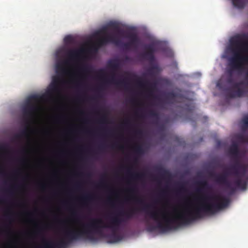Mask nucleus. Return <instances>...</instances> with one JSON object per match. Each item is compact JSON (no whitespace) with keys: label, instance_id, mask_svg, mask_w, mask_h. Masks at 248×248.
I'll return each mask as SVG.
<instances>
[{"label":"nucleus","instance_id":"33","mask_svg":"<svg viewBox=\"0 0 248 248\" xmlns=\"http://www.w3.org/2000/svg\"><path fill=\"white\" fill-rule=\"evenodd\" d=\"M128 191L132 194H134L136 192V189L135 187V186H132L131 187H130L129 189H128Z\"/></svg>","mask_w":248,"mask_h":248},{"label":"nucleus","instance_id":"51","mask_svg":"<svg viewBox=\"0 0 248 248\" xmlns=\"http://www.w3.org/2000/svg\"><path fill=\"white\" fill-rule=\"evenodd\" d=\"M76 84L78 85V82H76Z\"/></svg>","mask_w":248,"mask_h":248},{"label":"nucleus","instance_id":"42","mask_svg":"<svg viewBox=\"0 0 248 248\" xmlns=\"http://www.w3.org/2000/svg\"><path fill=\"white\" fill-rule=\"evenodd\" d=\"M113 236L116 238L117 240H118V236L116 235L115 233L113 234Z\"/></svg>","mask_w":248,"mask_h":248},{"label":"nucleus","instance_id":"39","mask_svg":"<svg viewBox=\"0 0 248 248\" xmlns=\"http://www.w3.org/2000/svg\"><path fill=\"white\" fill-rule=\"evenodd\" d=\"M70 39H71L70 37L67 36L65 38L64 40H65V42H67V41H69L70 40Z\"/></svg>","mask_w":248,"mask_h":248},{"label":"nucleus","instance_id":"17","mask_svg":"<svg viewBox=\"0 0 248 248\" xmlns=\"http://www.w3.org/2000/svg\"><path fill=\"white\" fill-rule=\"evenodd\" d=\"M156 170L162 177H166L170 175V172L162 167L160 166L156 167Z\"/></svg>","mask_w":248,"mask_h":248},{"label":"nucleus","instance_id":"27","mask_svg":"<svg viewBox=\"0 0 248 248\" xmlns=\"http://www.w3.org/2000/svg\"><path fill=\"white\" fill-rule=\"evenodd\" d=\"M238 139L242 142L248 143V135H241L238 136Z\"/></svg>","mask_w":248,"mask_h":248},{"label":"nucleus","instance_id":"29","mask_svg":"<svg viewBox=\"0 0 248 248\" xmlns=\"http://www.w3.org/2000/svg\"><path fill=\"white\" fill-rule=\"evenodd\" d=\"M107 122V117L105 114L102 115V117L99 120V122L101 123H106Z\"/></svg>","mask_w":248,"mask_h":248},{"label":"nucleus","instance_id":"20","mask_svg":"<svg viewBox=\"0 0 248 248\" xmlns=\"http://www.w3.org/2000/svg\"><path fill=\"white\" fill-rule=\"evenodd\" d=\"M232 1L234 6L238 8H243L246 4L244 0H232Z\"/></svg>","mask_w":248,"mask_h":248},{"label":"nucleus","instance_id":"5","mask_svg":"<svg viewBox=\"0 0 248 248\" xmlns=\"http://www.w3.org/2000/svg\"><path fill=\"white\" fill-rule=\"evenodd\" d=\"M126 33V38L129 39V41L127 43H122L118 37L114 34H108L107 32V28H102L98 33H102L104 36L100 38L97 42V46H94L93 49L95 52L98 50V47L105 45L108 43H113L117 46L122 45L123 48L126 50H129L131 48H136L140 44V39L138 35L133 32L127 31Z\"/></svg>","mask_w":248,"mask_h":248},{"label":"nucleus","instance_id":"41","mask_svg":"<svg viewBox=\"0 0 248 248\" xmlns=\"http://www.w3.org/2000/svg\"><path fill=\"white\" fill-rule=\"evenodd\" d=\"M104 184V182H101L98 185H97V186H102Z\"/></svg>","mask_w":248,"mask_h":248},{"label":"nucleus","instance_id":"7","mask_svg":"<svg viewBox=\"0 0 248 248\" xmlns=\"http://www.w3.org/2000/svg\"><path fill=\"white\" fill-rule=\"evenodd\" d=\"M108 66L112 71V75L110 79L108 81L109 82L116 84L118 87L123 86L126 90L129 89V84L126 78L118 80L115 77V72L117 71L120 66V61L118 59H114L109 61L108 63ZM105 81H108L105 80Z\"/></svg>","mask_w":248,"mask_h":248},{"label":"nucleus","instance_id":"47","mask_svg":"<svg viewBox=\"0 0 248 248\" xmlns=\"http://www.w3.org/2000/svg\"><path fill=\"white\" fill-rule=\"evenodd\" d=\"M3 202V200L2 199L0 198V202Z\"/></svg>","mask_w":248,"mask_h":248},{"label":"nucleus","instance_id":"32","mask_svg":"<svg viewBox=\"0 0 248 248\" xmlns=\"http://www.w3.org/2000/svg\"><path fill=\"white\" fill-rule=\"evenodd\" d=\"M111 147L112 148H117L120 150H122L124 148V146H122V145H119L118 144H113L112 145H111Z\"/></svg>","mask_w":248,"mask_h":248},{"label":"nucleus","instance_id":"16","mask_svg":"<svg viewBox=\"0 0 248 248\" xmlns=\"http://www.w3.org/2000/svg\"><path fill=\"white\" fill-rule=\"evenodd\" d=\"M230 153L235 158H237L239 155V149L236 144H233L229 149Z\"/></svg>","mask_w":248,"mask_h":248},{"label":"nucleus","instance_id":"46","mask_svg":"<svg viewBox=\"0 0 248 248\" xmlns=\"http://www.w3.org/2000/svg\"><path fill=\"white\" fill-rule=\"evenodd\" d=\"M217 166L218 167H220V168L222 167V165H221L220 164H217Z\"/></svg>","mask_w":248,"mask_h":248},{"label":"nucleus","instance_id":"21","mask_svg":"<svg viewBox=\"0 0 248 248\" xmlns=\"http://www.w3.org/2000/svg\"><path fill=\"white\" fill-rule=\"evenodd\" d=\"M29 136V130L27 128L22 130L20 133L15 136L16 139H20L22 137H28Z\"/></svg>","mask_w":248,"mask_h":248},{"label":"nucleus","instance_id":"34","mask_svg":"<svg viewBox=\"0 0 248 248\" xmlns=\"http://www.w3.org/2000/svg\"><path fill=\"white\" fill-rule=\"evenodd\" d=\"M227 82L228 83H229L230 84H232L233 83V79H232V77H229L227 79Z\"/></svg>","mask_w":248,"mask_h":248},{"label":"nucleus","instance_id":"26","mask_svg":"<svg viewBox=\"0 0 248 248\" xmlns=\"http://www.w3.org/2000/svg\"><path fill=\"white\" fill-rule=\"evenodd\" d=\"M149 115L152 118L158 120L159 118V113L154 110H150L149 111Z\"/></svg>","mask_w":248,"mask_h":248},{"label":"nucleus","instance_id":"14","mask_svg":"<svg viewBox=\"0 0 248 248\" xmlns=\"http://www.w3.org/2000/svg\"><path fill=\"white\" fill-rule=\"evenodd\" d=\"M133 200L137 203L143 205V206L142 208V210L143 211H147L148 209H149L151 207H152V205H151V204H145L144 202V201L141 197H135L133 198Z\"/></svg>","mask_w":248,"mask_h":248},{"label":"nucleus","instance_id":"12","mask_svg":"<svg viewBox=\"0 0 248 248\" xmlns=\"http://www.w3.org/2000/svg\"><path fill=\"white\" fill-rule=\"evenodd\" d=\"M60 80L59 78L57 77H54L53 78L52 82L50 85V88L49 89V93H52L54 92H57L59 90V83Z\"/></svg>","mask_w":248,"mask_h":248},{"label":"nucleus","instance_id":"9","mask_svg":"<svg viewBox=\"0 0 248 248\" xmlns=\"http://www.w3.org/2000/svg\"><path fill=\"white\" fill-rule=\"evenodd\" d=\"M144 48L145 51L140 54L141 57L148 61L151 63L155 62V54L157 51L155 43H150L145 46Z\"/></svg>","mask_w":248,"mask_h":248},{"label":"nucleus","instance_id":"28","mask_svg":"<svg viewBox=\"0 0 248 248\" xmlns=\"http://www.w3.org/2000/svg\"><path fill=\"white\" fill-rule=\"evenodd\" d=\"M90 67L88 65H82L80 67L79 69L84 73H89L90 71Z\"/></svg>","mask_w":248,"mask_h":248},{"label":"nucleus","instance_id":"44","mask_svg":"<svg viewBox=\"0 0 248 248\" xmlns=\"http://www.w3.org/2000/svg\"><path fill=\"white\" fill-rule=\"evenodd\" d=\"M109 203H112V201L110 199H108V200L107 201Z\"/></svg>","mask_w":248,"mask_h":248},{"label":"nucleus","instance_id":"8","mask_svg":"<svg viewBox=\"0 0 248 248\" xmlns=\"http://www.w3.org/2000/svg\"><path fill=\"white\" fill-rule=\"evenodd\" d=\"M40 99L38 95H33L29 97L26 105L23 108V114L25 118L30 120L33 117L34 113L37 110V107L32 101H36Z\"/></svg>","mask_w":248,"mask_h":248},{"label":"nucleus","instance_id":"15","mask_svg":"<svg viewBox=\"0 0 248 248\" xmlns=\"http://www.w3.org/2000/svg\"><path fill=\"white\" fill-rule=\"evenodd\" d=\"M108 26L110 29H112L113 30H114V31H115L116 32H117L118 34H119L120 35H123L124 34V31H122L120 29L119 25L117 22H110L108 24Z\"/></svg>","mask_w":248,"mask_h":248},{"label":"nucleus","instance_id":"10","mask_svg":"<svg viewBox=\"0 0 248 248\" xmlns=\"http://www.w3.org/2000/svg\"><path fill=\"white\" fill-rule=\"evenodd\" d=\"M136 81L140 87L148 90L150 96H152L153 91L156 85L155 82L150 83L148 80H143L140 78H137Z\"/></svg>","mask_w":248,"mask_h":248},{"label":"nucleus","instance_id":"13","mask_svg":"<svg viewBox=\"0 0 248 248\" xmlns=\"http://www.w3.org/2000/svg\"><path fill=\"white\" fill-rule=\"evenodd\" d=\"M132 167H130L127 169V172L130 177L133 180H141L145 176L144 173H134L131 171Z\"/></svg>","mask_w":248,"mask_h":248},{"label":"nucleus","instance_id":"31","mask_svg":"<svg viewBox=\"0 0 248 248\" xmlns=\"http://www.w3.org/2000/svg\"><path fill=\"white\" fill-rule=\"evenodd\" d=\"M243 84H244V82L243 81H241L239 83H235L233 85V88L237 90L238 88H240V86Z\"/></svg>","mask_w":248,"mask_h":248},{"label":"nucleus","instance_id":"43","mask_svg":"<svg viewBox=\"0 0 248 248\" xmlns=\"http://www.w3.org/2000/svg\"><path fill=\"white\" fill-rule=\"evenodd\" d=\"M138 160L136 157H135L134 159V163L136 164L137 163Z\"/></svg>","mask_w":248,"mask_h":248},{"label":"nucleus","instance_id":"6","mask_svg":"<svg viewBox=\"0 0 248 248\" xmlns=\"http://www.w3.org/2000/svg\"><path fill=\"white\" fill-rule=\"evenodd\" d=\"M85 50L83 48L72 49L67 51L66 56L67 59L61 62H58L56 65V72L62 75L67 73V70L65 66L69 64V62H74L80 59L81 55L84 53Z\"/></svg>","mask_w":248,"mask_h":248},{"label":"nucleus","instance_id":"3","mask_svg":"<svg viewBox=\"0 0 248 248\" xmlns=\"http://www.w3.org/2000/svg\"><path fill=\"white\" fill-rule=\"evenodd\" d=\"M246 173L245 165L236 160L233 165L222 173L217 174L211 172L210 175L217 183L223 185L233 194L237 188L245 189L246 188L247 183L242 179Z\"/></svg>","mask_w":248,"mask_h":248},{"label":"nucleus","instance_id":"40","mask_svg":"<svg viewBox=\"0 0 248 248\" xmlns=\"http://www.w3.org/2000/svg\"><path fill=\"white\" fill-rule=\"evenodd\" d=\"M99 148V150L100 151H102V150H103V149H104V146H102V145H101V146H100L99 147V148Z\"/></svg>","mask_w":248,"mask_h":248},{"label":"nucleus","instance_id":"37","mask_svg":"<svg viewBox=\"0 0 248 248\" xmlns=\"http://www.w3.org/2000/svg\"><path fill=\"white\" fill-rule=\"evenodd\" d=\"M124 124H125V125H128L129 124H130V121H129V120H125L124 121Z\"/></svg>","mask_w":248,"mask_h":248},{"label":"nucleus","instance_id":"25","mask_svg":"<svg viewBox=\"0 0 248 248\" xmlns=\"http://www.w3.org/2000/svg\"><path fill=\"white\" fill-rule=\"evenodd\" d=\"M149 115L152 118L158 120L159 118V113L154 110H150L149 111Z\"/></svg>","mask_w":248,"mask_h":248},{"label":"nucleus","instance_id":"45","mask_svg":"<svg viewBox=\"0 0 248 248\" xmlns=\"http://www.w3.org/2000/svg\"><path fill=\"white\" fill-rule=\"evenodd\" d=\"M11 215H12L11 214H8L6 215V216L8 217H11Z\"/></svg>","mask_w":248,"mask_h":248},{"label":"nucleus","instance_id":"11","mask_svg":"<svg viewBox=\"0 0 248 248\" xmlns=\"http://www.w3.org/2000/svg\"><path fill=\"white\" fill-rule=\"evenodd\" d=\"M196 184L200 186L196 189V192L198 193H202L203 190H209L210 189V186L206 181H199Z\"/></svg>","mask_w":248,"mask_h":248},{"label":"nucleus","instance_id":"22","mask_svg":"<svg viewBox=\"0 0 248 248\" xmlns=\"http://www.w3.org/2000/svg\"><path fill=\"white\" fill-rule=\"evenodd\" d=\"M242 123L243 124V130L248 129V114L246 115L242 118Z\"/></svg>","mask_w":248,"mask_h":248},{"label":"nucleus","instance_id":"18","mask_svg":"<svg viewBox=\"0 0 248 248\" xmlns=\"http://www.w3.org/2000/svg\"><path fill=\"white\" fill-rule=\"evenodd\" d=\"M159 68L157 65H155L150 67L148 70L147 74L154 78L155 76V73L158 72Z\"/></svg>","mask_w":248,"mask_h":248},{"label":"nucleus","instance_id":"50","mask_svg":"<svg viewBox=\"0 0 248 248\" xmlns=\"http://www.w3.org/2000/svg\"><path fill=\"white\" fill-rule=\"evenodd\" d=\"M155 180L159 182L158 180L156 178H155Z\"/></svg>","mask_w":248,"mask_h":248},{"label":"nucleus","instance_id":"49","mask_svg":"<svg viewBox=\"0 0 248 248\" xmlns=\"http://www.w3.org/2000/svg\"><path fill=\"white\" fill-rule=\"evenodd\" d=\"M0 173H1V174H2V175L4 174V171H1Z\"/></svg>","mask_w":248,"mask_h":248},{"label":"nucleus","instance_id":"24","mask_svg":"<svg viewBox=\"0 0 248 248\" xmlns=\"http://www.w3.org/2000/svg\"><path fill=\"white\" fill-rule=\"evenodd\" d=\"M244 93V90L241 88H238V89L236 90L234 93H232L231 94V96L232 97H234L235 96L241 97Z\"/></svg>","mask_w":248,"mask_h":248},{"label":"nucleus","instance_id":"35","mask_svg":"<svg viewBox=\"0 0 248 248\" xmlns=\"http://www.w3.org/2000/svg\"><path fill=\"white\" fill-rule=\"evenodd\" d=\"M98 73L101 77H104V76L105 75V72L103 69L99 70L98 71Z\"/></svg>","mask_w":248,"mask_h":248},{"label":"nucleus","instance_id":"19","mask_svg":"<svg viewBox=\"0 0 248 248\" xmlns=\"http://www.w3.org/2000/svg\"><path fill=\"white\" fill-rule=\"evenodd\" d=\"M176 97V94L173 92H169L165 96V100L167 103H171Z\"/></svg>","mask_w":248,"mask_h":248},{"label":"nucleus","instance_id":"30","mask_svg":"<svg viewBox=\"0 0 248 248\" xmlns=\"http://www.w3.org/2000/svg\"><path fill=\"white\" fill-rule=\"evenodd\" d=\"M93 198V197L91 194H87L83 197V199L85 201H90L92 200Z\"/></svg>","mask_w":248,"mask_h":248},{"label":"nucleus","instance_id":"1","mask_svg":"<svg viewBox=\"0 0 248 248\" xmlns=\"http://www.w3.org/2000/svg\"><path fill=\"white\" fill-rule=\"evenodd\" d=\"M138 209L132 208L127 212L120 213L119 215L124 216L121 218L119 216L111 217L108 223H105L100 218H92L88 223L83 224L82 229L78 230H67L64 232V238L59 242L46 239L43 235L42 229H39L36 233L42 236L41 244L38 248H65L68 244L82 238L91 241L94 240V234L102 235L103 228H109L113 232L117 230L123 222L132 218L137 213Z\"/></svg>","mask_w":248,"mask_h":248},{"label":"nucleus","instance_id":"36","mask_svg":"<svg viewBox=\"0 0 248 248\" xmlns=\"http://www.w3.org/2000/svg\"><path fill=\"white\" fill-rule=\"evenodd\" d=\"M179 189L180 191L185 190H186L184 184H181L179 185Z\"/></svg>","mask_w":248,"mask_h":248},{"label":"nucleus","instance_id":"4","mask_svg":"<svg viewBox=\"0 0 248 248\" xmlns=\"http://www.w3.org/2000/svg\"><path fill=\"white\" fill-rule=\"evenodd\" d=\"M248 34L243 33L235 36L231 41L232 46H233V56L229 59V66L230 69L229 73L234 70H240L242 69V66L245 62L248 63V56L243 55L244 52L248 50ZM247 79L248 81V71L246 72Z\"/></svg>","mask_w":248,"mask_h":248},{"label":"nucleus","instance_id":"48","mask_svg":"<svg viewBox=\"0 0 248 248\" xmlns=\"http://www.w3.org/2000/svg\"><path fill=\"white\" fill-rule=\"evenodd\" d=\"M154 229H155V227H151L150 228L151 230H154Z\"/></svg>","mask_w":248,"mask_h":248},{"label":"nucleus","instance_id":"38","mask_svg":"<svg viewBox=\"0 0 248 248\" xmlns=\"http://www.w3.org/2000/svg\"><path fill=\"white\" fill-rule=\"evenodd\" d=\"M135 133L136 134H141V130H135Z\"/></svg>","mask_w":248,"mask_h":248},{"label":"nucleus","instance_id":"2","mask_svg":"<svg viewBox=\"0 0 248 248\" xmlns=\"http://www.w3.org/2000/svg\"><path fill=\"white\" fill-rule=\"evenodd\" d=\"M199 199L202 204L196 206L193 210L179 214L173 217H169L161 210H155L148 212L150 218L157 222L156 228L162 231L171 229L173 225L186 224L193 220L202 217L203 214H213L226 207L229 203V200L219 195L210 196L202 195Z\"/></svg>","mask_w":248,"mask_h":248},{"label":"nucleus","instance_id":"23","mask_svg":"<svg viewBox=\"0 0 248 248\" xmlns=\"http://www.w3.org/2000/svg\"><path fill=\"white\" fill-rule=\"evenodd\" d=\"M135 153L137 154L141 155L144 153V149L141 145H136L133 148Z\"/></svg>","mask_w":248,"mask_h":248}]
</instances>
